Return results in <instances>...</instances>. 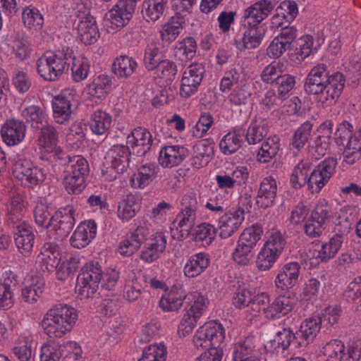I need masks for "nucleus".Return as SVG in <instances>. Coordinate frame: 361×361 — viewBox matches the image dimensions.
I'll use <instances>...</instances> for the list:
<instances>
[{"label": "nucleus", "instance_id": "6e6d98bb", "mask_svg": "<svg viewBox=\"0 0 361 361\" xmlns=\"http://www.w3.org/2000/svg\"><path fill=\"white\" fill-rule=\"evenodd\" d=\"M168 348L164 342H156L145 346L137 361H166Z\"/></svg>", "mask_w": 361, "mask_h": 361}, {"label": "nucleus", "instance_id": "e433bc0d", "mask_svg": "<svg viewBox=\"0 0 361 361\" xmlns=\"http://www.w3.org/2000/svg\"><path fill=\"white\" fill-rule=\"evenodd\" d=\"M276 180L271 176L263 178L256 196V204L264 209L271 207L276 197Z\"/></svg>", "mask_w": 361, "mask_h": 361}, {"label": "nucleus", "instance_id": "a878e982", "mask_svg": "<svg viewBox=\"0 0 361 361\" xmlns=\"http://www.w3.org/2000/svg\"><path fill=\"white\" fill-rule=\"evenodd\" d=\"M166 243V233L162 231H157L151 235L149 241L140 252V259L148 264L155 262L164 251Z\"/></svg>", "mask_w": 361, "mask_h": 361}, {"label": "nucleus", "instance_id": "c85d7f7f", "mask_svg": "<svg viewBox=\"0 0 361 361\" xmlns=\"http://www.w3.org/2000/svg\"><path fill=\"white\" fill-rule=\"evenodd\" d=\"M322 319L319 315H313L305 319L296 332V339L299 340L300 346H306L311 343L320 332Z\"/></svg>", "mask_w": 361, "mask_h": 361}, {"label": "nucleus", "instance_id": "39448f33", "mask_svg": "<svg viewBox=\"0 0 361 361\" xmlns=\"http://www.w3.org/2000/svg\"><path fill=\"white\" fill-rule=\"evenodd\" d=\"M226 338L224 325L216 320H211L200 326L192 336V344L197 349L223 350Z\"/></svg>", "mask_w": 361, "mask_h": 361}, {"label": "nucleus", "instance_id": "680f3d73", "mask_svg": "<svg viewBox=\"0 0 361 361\" xmlns=\"http://www.w3.org/2000/svg\"><path fill=\"white\" fill-rule=\"evenodd\" d=\"M280 149V138L272 135L266 139L262 144L257 154V160L261 163L269 162L278 153Z\"/></svg>", "mask_w": 361, "mask_h": 361}, {"label": "nucleus", "instance_id": "7c9ffc66", "mask_svg": "<svg viewBox=\"0 0 361 361\" xmlns=\"http://www.w3.org/2000/svg\"><path fill=\"white\" fill-rule=\"evenodd\" d=\"M265 33L263 26L247 23L242 37L235 41L236 47L240 51L255 49L261 44Z\"/></svg>", "mask_w": 361, "mask_h": 361}, {"label": "nucleus", "instance_id": "f257e3e1", "mask_svg": "<svg viewBox=\"0 0 361 361\" xmlns=\"http://www.w3.org/2000/svg\"><path fill=\"white\" fill-rule=\"evenodd\" d=\"M345 83L343 73L334 72L328 74L324 63L314 66L307 74L305 82V92L314 97L319 106H331L340 97Z\"/></svg>", "mask_w": 361, "mask_h": 361}, {"label": "nucleus", "instance_id": "5fc2aeb1", "mask_svg": "<svg viewBox=\"0 0 361 361\" xmlns=\"http://www.w3.org/2000/svg\"><path fill=\"white\" fill-rule=\"evenodd\" d=\"M70 59L72 60L71 70L73 80L78 82L85 80L90 71V59L84 55L73 56V53Z\"/></svg>", "mask_w": 361, "mask_h": 361}, {"label": "nucleus", "instance_id": "4be33fe9", "mask_svg": "<svg viewBox=\"0 0 361 361\" xmlns=\"http://www.w3.org/2000/svg\"><path fill=\"white\" fill-rule=\"evenodd\" d=\"M296 37L297 30L294 27L284 26L268 46L267 56L274 59L280 58L290 47Z\"/></svg>", "mask_w": 361, "mask_h": 361}, {"label": "nucleus", "instance_id": "09e8293b", "mask_svg": "<svg viewBox=\"0 0 361 361\" xmlns=\"http://www.w3.org/2000/svg\"><path fill=\"white\" fill-rule=\"evenodd\" d=\"M185 18L183 16H173L167 22L161 25L159 31L161 39L167 43H171L180 34Z\"/></svg>", "mask_w": 361, "mask_h": 361}, {"label": "nucleus", "instance_id": "2eb2a0df", "mask_svg": "<svg viewBox=\"0 0 361 361\" xmlns=\"http://www.w3.org/2000/svg\"><path fill=\"white\" fill-rule=\"evenodd\" d=\"M75 223V209L71 205H67L59 209L49 221V231L55 232L56 240L63 239L72 230Z\"/></svg>", "mask_w": 361, "mask_h": 361}, {"label": "nucleus", "instance_id": "473e14b6", "mask_svg": "<svg viewBox=\"0 0 361 361\" xmlns=\"http://www.w3.org/2000/svg\"><path fill=\"white\" fill-rule=\"evenodd\" d=\"M159 172V168L156 164H143L131 176L130 186L135 189H144L155 180Z\"/></svg>", "mask_w": 361, "mask_h": 361}, {"label": "nucleus", "instance_id": "7ed1b4c3", "mask_svg": "<svg viewBox=\"0 0 361 361\" xmlns=\"http://www.w3.org/2000/svg\"><path fill=\"white\" fill-rule=\"evenodd\" d=\"M73 50L63 48L57 52L46 51L36 61L37 72L44 80L55 82L63 75Z\"/></svg>", "mask_w": 361, "mask_h": 361}, {"label": "nucleus", "instance_id": "3c124183", "mask_svg": "<svg viewBox=\"0 0 361 361\" xmlns=\"http://www.w3.org/2000/svg\"><path fill=\"white\" fill-rule=\"evenodd\" d=\"M252 338H246L235 343L232 351V361H250L257 358Z\"/></svg>", "mask_w": 361, "mask_h": 361}, {"label": "nucleus", "instance_id": "6e6552de", "mask_svg": "<svg viewBox=\"0 0 361 361\" xmlns=\"http://www.w3.org/2000/svg\"><path fill=\"white\" fill-rule=\"evenodd\" d=\"M101 279L102 267L99 263H86L77 277L76 293L81 299L93 296L98 289Z\"/></svg>", "mask_w": 361, "mask_h": 361}, {"label": "nucleus", "instance_id": "864d4df0", "mask_svg": "<svg viewBox=\"0 0 361 361\" xmlns=\"http://www.w3.org/2000/svg\"><path fill=\"white\" fill-rule=\"evenodd\" d=\"M188 299V306L185 310L201 318L210 304L208 297L200 291L195 290L189 293Z\"/></svg>", "mask_w": 361, "mask_h": 361}, {"label": "nucleus", "instance_id": "a19ab883", "mask_svg": "<svg viewBox=\"0 0 361 361\" xmlns=\"http://www.w3.org/2000/svg\"><path fill=\"white\" fill-rule=\"evenodd\" d=\"M293 338H296V334L295 335L290 329H283L269 341L267 348L276 356L284 357L287 355V350Z\"/></svg>", "mask_w": 361, "mask_h": 361}, {"label": "nucleus", "instance_id": "4468645a", "mask_svg": "<svg viewBox=\"0 0 361 361\" xmlns=\"http://www.w3.org/2000/svg\"><path fill=\"white\" fill-rule=\"evenodd\" d=\"M343 243V236L335 234L320 246L317 247L315 245L310 247L306 253L307 258L312 265L329 262L337 255Z\"/></svg>", "mask_w": 361, "mask_h": 361}, {"label": "nucleus", "instance_id": "c9c22d12", "mask_svg": "<svg viewBox=\"0 0 361 361\" xmlns=\"http://www.w3.org/2000/svg\"><path fill=\"white\" fill-rule=\"evenodd\" d=\"M273 8L271 1L257 0L245 10L243 17L246 23L260 25L269 16Z\"/></svg>", "mask_w": 361, "mask_h": 361}, {"label": "nucleus", "instance_id": "6ab92c4d", "mask_svg": "<svg viewBox=\"0 0 361 361\" xmlns=\"http://www.w3.org/2000/svg\"><path fill=\"white\" fill-rule=\"evenodd\" d=\"M300 270L301 266L297 262H290L283 265L278 269L274 279L276 288L288 291L294 288L298 283Z\"/></svg>", "mask_w": 361, "mask_h": 361}, {"label": "nucleus", "instance_id": "ea45409f", "mask_svg": "<svg viewBox=\"0 0 361 361\" xmlns=\"http://www.w3.org/2000/svg\"><path fill=\"white\" fill-rule=\"evenodd\" d=\"M245 130L242 128L235 127L223 136L219 142V149L225 155L236 152L242 146Z\"/></svg>", "mask_w": 361, "mask_h": 361}, {"label": "nucleus", "instance_id": "5701e85b", "mask_svg": "<svg viewBox=\"0 0 361 361\" xmlns=\"http://www.w3.org/2000/svg\"><path fill=\"white\" fill-rule=\"evenodd\" d=\"M297 303L295 296L291 293L278 295L266 308L264 317L268 319H278L288 314Z\"/></svg>", "mask_w": 361, "mask_h": 361}, {"label": "nucleus", "instance_id": "20e7f679", "mask_svg": "<svg viewBox=\"0 0 361 361\" xmlns=\"http://www.w3.org/2000/svg\"><path fill=\"white\" fill-rule=\"evenodd\" d=\"M286 240L281 231L272 230L258 252L255 265L258 270L266 271L271 269L282 254Z\"/></svg>", "mask_w": 361, "mask_h": 361}, {"label": "nucleus", "instance_id": "9b49d317", "mask_svg": "<svg viewBox=\"0 0 361 361\" xmlns=\"http://www.w3.org/2000/svg\"><path fill=\"white\" fill-rule=\"evenodd\" d=\"M331 216V207L325 200H320L306 221L304 230L310 238L319 237Z\"/></svg>", "mask_w": 361, "mask_h": 361}, {"label": "nucleus", "instance_id": "423d86ee", "mask_svg": "<svg viewBox=\"0 0 361 361\" xmlns=\"http://www.w3.org/2000/svg\"><path fill=\"white\" fill-rule=\"evenodd\" d=\"M88 161L81 155L68 157L63 185L68 194H79L85 188L89 173Z\"/></svg>", "mask_w": 361, "mask_h": 361}, {"label": "nucleus", "instance_id": "4c0bfd02", "mask_svg": "<svg viewBox=\"0 0 361 361\" xmlns=\"http://www.w3.org/2000/svg\"><path fill=\"white\" fill-rule=\"evenodd\" d=\"M34 335L30 330L20 332L14 341L12 353L19 361H30L32 353Z\"/></svg>", "mask_w": 361, "mask_h": 361}, {"label": "nucleus", "instance_id": "f03ea898", "mask_svg": "<svg viewBox=\"0 0 361 361\" xmlns=\"http://www.w3.org/2000/svg\"><path fill=\"white\" fill-rule=\"evenodd\" d=\"M78 318V311L73 307L58 303L44 314L40 326L49 338L60 339L71 332Z\"/></svg>", "mask_w": 361, "mask_h": 361}, {"label": "nucleus", "instance_id": "de8ad7c7", "mask_svg": "<svg viewBox=\"0 0 361 361\" xmlns=\"http://www.w3.org/2000/svg\"><path fill=\"white\" fill-rule=\"evenodd\" d=\"M137 68L135 59L127 55H120L114 59L111 70L118 79H127L134 74Z\"/></svg>", "mask_w": 361, "mask_h": 361}, {"label": "nucleus", "instance_id": "cd10ccee", "mask_svg": "<svg viewBox=\"0 0 361 361\" xmlns=\"http://www.w3.org/2000/svg\"><path fill=\"white\" fill-rule=\"evenodd\" d=\"M111 86V79L102 74L86 85L83 93L88 101L99 104L106 98Z\"/></svg>", "mask_w": 361, "mask_h": 361}, {"label": "nucleus", "instance_id": "aec40b11", "mask_svg": "<svg viewBox=\"0 0 361 361\" xmlns=\"http://www.w3.org/2000/svg\"><path fill=\"white\" fill-rule=\"evenodd\" d=\"M13 238L18 251L25 257H30L33 251L35 234L32 226L23 221L13 227Z\"/></svg>", "mask_w": 361, "mask_h": 361}, {"label": "nucleus", "instance_id": "e2e57ef3", "mask_svg": "<svg viewBox=\"0 0 361 361\" xmlns=\"http://www.w3.org/2000/svg\"><path fill=\"white\" fill-rule=\"evenodd\" d=\"M262 235V227L255 224L245 228L239 235L237 241L254 250Z\"/></svg>", "mask_w": 361, "mask_h": 361}, {"label": "nucleus", "instance_id": "412c9836", "mask_svg": "<svg viewBox=\"0 0 361 361\" xmlns=\"http://www.w3.org/2000/svg\"><path fill=\"white\" fill-rule=\"evenodd\" d=\"M196 212L192 207H186L176 217L171 228L174 239L183 240L190 235L195 225Z\"/></svg>", "mask_w": 361, "mask_h": 361}, {"label": "nucleus", "instance_id": "f8f14e48", "mask_svg": "<svg viewBox=\"0 0 361 361\" xmlns=\"http://www.w3.org/2000/svg\"><path fill=\"white\" fill-rule=\"evenodd\" d=\"M76 14L78 18L76 29L79 39L85 44H94L100 37L95 18L82 4H78Z\"/></svg>", "mask_w": 361, "mask_h": 361}, {"label": "nucleus", "instance_id": "774afa93", "mask_svg": "<svg viewBox=\"0 0 361 361\" xmlns=\"http://www.w3.org/2000/svg\"><path fill=\"white\" fill-rule=\"evenodd\" d=\"M62 357L61 341L51 338L40 347L39 361H60Z\"/></svg>", "mask_w": 361, "mask_h": 361}, {"label": "nucleus", "instance_id": "a211bd4d", "mask_svg": "<svg viewBox=\"0 0 361 361\" xmlns=\"http://www.w3.org/2000/svg\"><path fill=\"white\" fill-rule=\"evenodd\" d=\"M336 162L334 159H325L310 173L307 186L312 192H319L329 182L334 173Z\"/></svg>", "mask_w": 361, "mask_h": 361}, {"label": "nucleus", "instance_id": "603ef678", "mask_svg": "<svg viewBox=\"0 0 361 361\" xmlns=\"http://www.w3.org/2000/svg\"><path fill=\"white\" fill-rule=\"evenodd\" d=\"M321 44L314 42L310 35H304L298 39V47L295 49L296 60L301 62L318 51Z\"/></svg>", "mask_w": 361, "mask_h": 361}, {"label": "nucleus", "instance_id": "1a4fd4ad", "mask_svg": "<svg viewBox=\"0 0 361 361\" xmlns=\"http://www.w3.org/2000/svg\"><path fill=\"white\" fill-rule=\"evenodd\" d=\"M14 178L23 186L30 187L42 183L46 178L45 171L35 166L30 159H18L13 168Z\"/></svg>", "mask_w": 361, "mask_h": 361}, {"label": "nucleus", "instance_id": "f704fd0d", "mask_svg": "<svg viewBox=\"0 0 361 361\" xmlns=\"http://www.w3.org/2000/svg\"><path fill=\"white\" fill-rule=\"evenodd\" d=\"M187 156V150L180 145H167L159 153V164L163 168L171 169L180 165Z\"/></svg>", "mask_w": 361, "mask_h": 361}, {"label": "nucleus", "instance_id": "9d476101", "mask_svg": "<svg viewBox=\"0 0 361 361\" xmlns=\"http://www.w3.org/2000/svg\"><path fill=\"white\" fill-rule=\"evenodd\" d=\"M77 101V92L74 88H66L54 97L51 102L53 118L56 123H68L73 113V106Z\"/></svg>", "mask_w": 361, "mask_h": 361}, {"label": "nucleus", "instance_id": "f3484780", "mask_svg": "<svg viewBox=\"0 0 361 361\" xmlns=\"http://www.w3.org/2000/svg\"><path fill=\"white\" fill-rule=\"evenodd\" d=\"M97 225L92 219L79 223L69 238L70 245L78 250L87 247L96 238Z\"/></svg>", "mask_w": 361, "mask_h": 361}, {"label": "nucleus", "instance_id": "8fccbe9b", "mask_svg": "<svg viewBox=\"0 0 361 361\" xmlns=\"http://www.w3.org/2000/svg\"><path fill=\"white\" fill-rule=\"evenodd\" d=\"M43 291L44 283L37 277H32L25 281L21 296L26 303L35 304L40 299Z\"/></svg>", "mask_w": 361, "mask_h": 361}, {"label": "nucleus", "instance_id": "052dcab7", "mask_svg": "<svg viewBox=\"0 0 361 361\" xmlns=\"http://www.w3.org/2000/svg\"><path fill=\"white\" fill-rule=\"evenodd\" d=\"M343 350L344 343L338 339H331L320 348L318 357L323 361H339Z\"/></svg>", "mask_w": 361, "mask_h": 361}, {"label": "nucleus", "instance_id": "4d7b16f0", "mask_svg": "<svg viewBox=\"0 0 361 361\" xmlns=\"http://www.w3.org/2000/svg\"><path fill=\"white\" fill-rule=\"evenodd\" d=\"M6 207V216L9 221L16 224L23 222L21 219L26 212V205L20 195H17L10 198Z\"/></svg>", "mask_w": 361, "mask_h": 361}, {"label": "nucleus", "instance_id": "72a5a7b5", "mask_svg": "<svg viewBox=\"0 0 361 361\" xmlns=\"http://www.w3.org/2000/svg\"><path fill=\"white\" fill-rule=\"evenodd\" d=\"M210 256L204 252H200L188 257L183 267V274L186 278L193 279L200 276L209 267Z\"/></svg>", "mask_w": 361, "mask_h": 361}, {"label": "nucleus", "instance_id": "69168bd1", "mask_svg": "<svg viewBox=\"0 0 361 361\" xmlns=\"http://www.w3.org/2000/svg\"><path fill=\"white\" fill-rule=\"evenodd\" d=\"M197 49L195 39L192 37H186L176 43L174 53L182 61L191 60L195 56Z\"/></svg>", "mask_w": 361, "mask_h": 361}, {"label": "nucleus", "instance_id": "49530a36", "mask_svg": "<svg viewBox=\"0 0 361 361\" xmlns=\"http://www.w3.org/2000/svg\"><path fill=\"white\" fill-rule=\"evenodd\" d=\"M130 151L123 145H114L106 156L107 164L120 171H126L129 165Z\"/></svg>", "mask_w": 361, "mask_h": 361}, {"label": "nucleus", "instance_id": "0eeeda50", "mask_svg": "<svg viewBox=\"0 0 361 361\" xmlns=\"http://www.w3.org/2000/svg\"><path fill=\"white\" fill-rule=\"evenodd\" d=\"M58 142L59 135L56 129L51 125L43 126L37 139L40 159L52 164L63 159L65 153Z\"/></svg>", "mask_w": 361, "mask_h": 361}, {"label": "nucleus", "instance_id": "b1692460", "mask_svg": "<svg viewBox=\"0 0 361 361\" xmlns=\"http://www.w3.org/2000/svg\"><path fill=\"white\" fill-rule=\"evenodd\" d=\"M83 257L73 251L63 252L60 262L54 271L56 278L59 281H66L73 276L82 265Z\"/></svg>", "mask_w": 361, "mask_h": 361}, {"label": "nucleus", "instance_id": "0e129e2a", "mask_svg": "<svg viewBox=\"0 0 361 361\" xmlns=\"http://www.w3.org/2000/svg\"><path fill=\"white\" fill-rule=\"evenodd\" d=\"M267 133V122L262 118L255 119L250 123L245 139L249 145H255L262 141Z\"/></svg>", "mask_w": 361, "mask_h": 361}, {"label": "nucleus", "instance_id": "bb28decb", "mask_svg": "<svg viewBox=\"0 0 361 361\" xmlns=\"http://www.w3.org/2000/svg\"><path fill=\"white\" fill-rule=\"evenodd\" d=\"M63 251L60 246L54 243H44L37 255L36 263L43 271H54Z\"/></svg>", "mask_w": 361, "mask_h": 361}, {"label": "nucleus", "instance_id": "13d9d810", "mask_svg": "<svg viewBox=\"0 0 361 361\" xmlns=\"http://www.w3.org/2000/svg\"><path fill=\"white\" fill-rule=\"evenodd\" d=\"M168 0H144L142 14L147 21L155 22L163 15Z\"/></svg>", "mask_w": 361, "mask_h": 361}, {"label": "nucleus", "instance_id": "bf43d9fd", "mask_svg": "<svg viewBox=\"0 0 361 361\" xmlns=\"http://www.w3.org/2000/svg\"><path fill=\"white\" fill-rule=\"evenodd\" d=\"M193 240L203 247L210 245L216 236V228L209 223L197 225L192 233Z\"/></svg>", "mask_w": 361, "mask_h": 361}, {"label": "nucleus", "instance_id": "338daca9", "mask_svg": "<svg viewBox=\"0 0 361 361\" xmlns=\"http://www.w3.org/2000/svg\"><path fill=\"white\" fill-rule=\"evenodd\" d=\"M22 117L33 127L39 128V125L47 123L49 115L47 111L37 105H31L25 108L21 112Z\"/></svg>", "mask_w": 361, "mask_h": 361}, {"label": "nucleus", "instance_id": "58836bf2", "mask_svg": "<svg viewBox=\"0 0 361 361\" xmlns=\"http://www.w3.org/2000/svg\"><path fill=\"white\" fill-rule=\"evenodd\" d=\"M142 198L139 195L130 193L118 205L117 216L123 222H128L140 210Z\"/></svg>", "mask_w": 361, "mask_h": 361}, {"label": "nucleus", "instance_id": "c756f323", "mask_svg": "<svg viewBox=\"0 0 361 361\" xmlns=\"http://www.w3.org/2000/svg\"><path fill=\"white\" fill-rule=\"evenodd\" d=\"M26 126L19 120H7L1 128V136L4 142L8 146H16L25 138Z\"/></svg>", "mask_w": 361, "mask_h": 361}, {"label": "nucleus", "instance_id": "79ce46f5", "mask_svg": "<svg viewBox=\"0 0 361 361\" xmlns=\"http://www.w3.org/2000/svg\"><path fill=\"white\" fill-rule=\"evenodd\" d=\"M214 146L215 143L211 139L198 141L193 147L194 157L192 164L196 168L207 165L214 155Z\"/></svg>", "mask_w": 361, "mask_h": 361}, {"label": "nucleus", "instance_id": "ddd939ff", "mask_svg": "<svg viewBox=\"0 0 361 361\" xmlns=\"http://www.w3.org/2000/svg\"><path fill=\"white\" fill-rule=\"evenodd\" d=\"M205 73L202 63H192L182 73L179 94L182 98L188 99L196 94L201 85Z\"/></svg>", "mask_w": 361, "mask_h": 361}, {"label": "nucleus", "instance_id": "393cba45", "mask_svg": "<svg viewBox=\"0 0 361 361\" xmlns=\"http://www.w3.org/2000/svg\"><path fill=\"white\" fill-rule=\"evenodd\" d=\"M152 143L150 132L143 127L134 128L126 137V144L129 150L137 156H142L149 149Z\"/></svg>", "mask_w": 361, "mask_h": 361}, {"label": "nucleus", "instance_id": "2f4dec72", "mask_svg": "<svg viewBox=\"0 0 361 361\" xmlns=\"http://www.w3.org/2000/svg\"><path fill=\"white\" fill-rule=\"evenodd\" d=\"M186 297V292L183 288L173 286L164 291L159 301V306L164 312H176L183 307Z\"/></svg>", "mask_w": 361, "mask_h": 361}, {"label": "nucleus", "instance_id": "a18cd8bd", "mask_svg": "<svg viewBox=\"0 0 361 361\" xmlns=\"http://www.w3.org/2000/svg\"><path fill=\"white\" fill-rule=\"evenodd\" d=\"M147 281L146 274L135 275L133 274L129 276L123 287V299L128 302H134L137 300L142 295V290L145 289L142 281Z\"/></svg>", "mask_w": 361, "mask_h": 361}, {"label": "nucleus", "instance_id": "dca6fc26", "mask_svg": "<svg viewBox=\"0 0 361 361\" xmlns=\"http://www.w3.org/2000/svg\"><path fill=\"white\" fill-rule=\"evenodd\" d=\"M245 210L240 207H233L219 218L217 228L219 236L227 239L235 233L245 220Z\"/></svg>", "mask_w": 361, "mask_h": 361}, {"label": "nucleus", "instance_id": "37998d69", "mask_svg": "<svg viewBox=\"0 0 361 361\" xmlns=\"http://www.w3.org/2000/svg\"><path fill=\"white\" fill-rule=\"evenodd\" d=\"M333 126V122L327 120L317 128V137L314 142L315 154H313L315 159H319L324 156L329 149L331 141Z\"/></svg>", "mask_w": 361, "mask_h": 361}, {"label": "nucleus", "instance_id": "c03bdc74", "mask_svg": "<svg viewBox=\"0 0 361 361\" xmlns=\"http://www.w3.org/2000/svg\"><path fill=\"white\" fill-rule=\"evenodd\" d=\"M112 121V116L109 113L98 109L90 115L88 126L94 135H103L111 128Z\"/></svg>", "mask_w": 361, "mask_h": 361}]
</instances>
